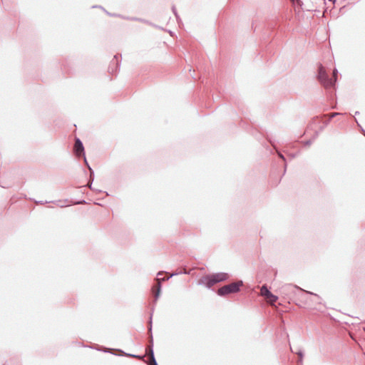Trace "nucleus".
Masks as SVG:
<instances>
[{"label":"nucleus","instance_id":"obj_1","mask_svg":"<svg viewBox=\"0 0 365 365\" xmlns=\"http://www.w3.org/2000/svg\"><path fill=\"white\" fill-rule=\"evenodd\" d=\"M228 274L225 272H219L212 274H207L200 279L197 284L204 285L207 288L210 289L215 284L226 281L228 279Z\"/></svg>","mask_w":365,"mask_h":365},{"label":"nucleus","instance_id":"obj_2","mask_svg":"<svg viewBox=\"0 0 365 365\" xmlns=\"http://www.w3.org/2000/svg\"><path fill=\"white\" fill-rule=\"evenodd\" d=\"M337 75L338 70L334 68L333 70V78H329L324 66L320 65L318 69L317 78L326 88H328L335 86V83L337 80Z\"/></svg>","mask_w":365,"mask_h":365},{"label":"nucleus","instance_id":"obj_3","mask_svg":"<svg viewBox=\"0 0 365 365\" xmlns=\"http://www.w3.org/2000/svg\"><path fill=\"white\" fill-rule=\"evenodd\" d=\"M242 284L243 283L241 280L232 282L218 289L217 293L220 297H224L232 293H237L240 291Z\"/></svg>","mask_w":365,"mask_h":365},{"label":"nucleus","instance_id":"obj_4","mask_svg":"<svg viewBox=\"0 0 365 365\" xmlns=\"http://www.w3.org/2000/svg\"><path fill=\"white\" fill-rule=\"evenodd\" d=\"M153 308L152 309V313L150 314V320H149V329H148V331L150 333V346L148 347V349H149V351H150V355L151 361H150V363L148 364V365H158L157 361H156V360L155 359V356H154V352H153V335H152V316H153Z\"/></svg>","mask_w":365,"mask_h":365},{"label":"nucleus","instance_id":"obj_5","mask_svg":"<svg viewBox=\"0 0 365 365\" xmlns=\"http://www.w3.org/2000/svg\"><path fill=\"white\" fill-rule=\"evenodd\" d=\"M73 151L77 157L84 156L85 155L83 143L78 138H76L75 140Z\"/></svg>","mask_w":365,"mask_h":365},{"label":"nucleus","instance_id":"obj_6","mask_svg":"<svg viewBox=\"0 0 365 365\" xmlns=\"http://www.w3.org/2000/svg\"><path fill=\"white\" fill-rule=\"evenodd\" d=\"M303 292H304L306 294H310V295H312L314 297V299H310L309 301L312 303V304H322V298L317 294L315 293H313L312 292H309V291H304L303 289H302Z\"/></svg>","mask_w":365,"mask_h":365},{"label":"nucleus","instance_id":"obj_7","mask_svg":"<svg viewBox=\"0 0 365 365\" xmlns=\"http://www.w3.org/2000/svg\"><path fill=\"white\" fill-rule=\"evenodd\" d=\"M123 19H126V20H130V21H139V22H142V23L154 26V24L153 23H151L149 21L144 19L138 18V17H130V16L123 17Z\"/></svg>","mask_w":365,"mask_h":365},{"label":"nucleus","instance_id":"obj_8","mask_svg":"<svg viewBox=\"0 0 365 365\" xmlns=\"http://www.w3.org/2000/svg\"><path fill=\"white\" fill-rule=\"evenodd\" d=\"M118 56H114V58L110 63V66L109 67V72H111L112 73L116 71L118 68Z\"/></svg>","mask_w":365,"mask_h":365},{"label":"nucleus","instance_id":"obj_9","mask_svg":"<svg viewBox=\"0 0 365 365\" xmlns=\"http://www.w3.org/2000/svg\"><path fill=\"white\" fill-rule=\"evenodd\" d=\"M181 274H190V270L187 271L186 269H183L182 271L172 273L170 276H168L167 277H164L162 280L163 281H166V280H168L170 278H171L173 276H176V275Z\"/></svg>","mask_w":365,"mask_h":365},{"label":"nucleus","instance_id":"obj_10","mask_svg":"<svg viewBox=\"0 0 365 365\" xmlns=\"http://www.w3.org/2000/svg\"><path fill=\"white\" fill-rule=\"evenodd\" d=\"M156 281H157V290H156V292L154 294V297H155V303L156 302V301L158 300L159 296H160V290H161V279H160L159 278H157L156 279Z\"/></svg>","mask_w":365,"mask_h":365},{"label":"nucleus","instance_id":"obj_11","mask_svg":"<svg viewBox=\"0 0 365 365\" xmlns=\"http://www.w3.org/2000/svg\"><path fill=\"white\" fill-rule=\"evenodd\" d=\"M260 292H261V294L262 296H264L266 299L267 297H269V296H271V294H272V292L269 290V289L267 288V287L266 285H263L261 287Z\"/></svg>","mask_w":365,"mask_h":365},{"label":"nucleus","instance_id":"obj_12","mask_svg":"<svg viewBox=\"0 0 365 365\" xmlns=\"http://www.w3.org/2000/svg\"><path fill=\"white\" fill-rule=\"evenodd\" d=\"M267 299L269 300V303L274 304V302H276L277 301L278 297L272 293L271 296H269Z\"/></svg>","mask_w":365,"mask_h":365},{"label":"nucleus","instance_id":"obj_13","mask_svg":"<svg viewBox=\"0 0 365 365\" xmlns=\"http://www.w3.org/2000/svg\"><path fill=\"white\" fill-rule=\"evenodd\" d=\"M118 351L122 353V355H125V356H129V357H133V358H138V359H141L142 358L139 355H135V354H127V353H125L124 351H123L121 350H118Z\"/></svg>","mask_w":365,"mask_h":365},{"label":"nucleus","instance_id":"obj_14","mask_svg":"<svg viewBox=\"0 0 365 365\" xmlns=\"http://www.w3.org/2000/svg\"><path fill=\"white\" fill-rule=\"evenodd\" d=\"M317 136H318V133L316 132L314 135V137H313V138L305 141L304 142V145H310L313 143V141L317 138Z\"/></svg>","mask_w":365,"mask_h":365},{"label":"nucleus","instance_id":"obj_15","mask_svg":"<svg viewBox=\"0 0 365 365\" xmlns=\"http://www.w3.org/2000/svg\"><path fill=\"white\" fill-rule=\"evenodd\" d=\"M88 170L90 171V177H89V180L91 181V182H93L94 180V171L93 170V169L91 168V166H88Z\"/></svg>","mask_w":365,"mask_h":365},{"label":"nucleus","instance_id":"obj_16","mask_svg":"<svg viewBox=\"0 0 365 365\" xmlns=\"http://www.w3.org/2000/svg\"><path fill=\"white\" fill-rule=\"evenodd\" d=\"M295 354L299 356V358H301V359H303L304 353L302 349L298 350L297 352H295Z\"/></svg>","mask_w":365,"mask_h":365},{"label":"nucleus","instance_id":"obj_17","mask_svg":"<svg viewBox=\"0 0 365 365\" xmlns=\"http://www.w3.org/2000/svg\"><path fill=\"white\" fill-rule=\"evenodd\" d=\"M172 11H173V14H175V16L176 19H178L179 16H178V13H177L176 8H175V6H173V7H172Z\"/></svg>","mask_w":365,"mask_h":365},{"label":"nucleus","instance_id":"obj_18","mask_svg":"<svg viewBox=\"0 0 365 365\" xmlns=\"http://www.w3.org/2000/svg\"><path fill=\"white\" fill-rule=\"evenodd\" d=\"M107 14L109 15V16H119V17H121L123 19V16H120L119 14H110L108 12H107Z\"/></svg>","mask_w":365,"mask_h":365},{"label":"nucleus","instance_id":"obj_19","mask_svg":"<svg viewBox=\"0 0 365 365\" xmlns=\"http://www.w3.org/2000/svg\"><path fill=\"white\" fill-rule=\"evenodd\" d=\"M278 155H279V157L281 159H282L283 160H285V158H284V156L282 153H278Z\"/></svg>","mask_w":365,"mask_h":365},{"label":"nucleus","instance_id":"obj_20","mask_svg":"<svg viewBox=\"0 0 365 365\" xmlns=\"http://www.w3.org/2000/svg\"><path fill=\"white\" fill-rule=\"evenodd\" d=\"M83 159H84L85 164H86V166L88 168V166H90V165H89V164H88V161H87V160H86V156L84 155V156H83Z\"/></svg>","mask_w":365,"mask_h":365},{"label":"nucleus","instance_id":"obj_21","mask_svg":"<svg viewBox=\"0 0 365 365\" xmlns=\"http://www.w3.org/2000/svg\"><path fill=\"white\" fill-rule=\"evenodd\" d=\"M83 203H86L85 200L78 201V202H76L74 204L75 205H80V204H83Z\"/></svg>","mask_w":365,"mask_h":365},{"label":"nucleus","instance_id":"obj_22","mask_svg":"<svg viewBox=\"0 0 365 365\" xmlns=\"http://www.w3.org/2000/svg\"><path fill=\"white\" fill-rule=\"evenodd\" d=\"M339 113H332L330 115V118H332L334 117H335L336 115H339Z\"/></svg>","mask_w":365,"mask_h":365},{"label":"nucleus","instance_id":"obj_23","mask_svg":"<svg viewBox=\"0 0 365 365\" xmlns=\"http://www.w3.org/2000/svg\"><path fill=\"white\" fill-rule=\"evenodd\" d=\"M92 183H93V182H91V181H90V180H89L88 184V185H87V186H88L90 189H91V190H93V187H92Z\"/></svg>","mask_w":365,"mask_h":365},{"label":"nucleus","instance_id":"obj_24","mask_svg":"<svg viewBox=\"0 0 365 365\" xmlns=\"http://www.w3.org/2000/svg\"><path fill=\"white\" fill-rule=\"evenodd\" d=\"M297 363H298V365H303L302 364V359H301V358H299L298 361H297Z\"/></svg>","mask_w":365,"mask_h":365},{"label":"nucleus","instance_id":"obj_25","mask_svg":"<svg viewBox=\"0 0 365 365\" xmlns=\"http://www.w3.org/2000/svg\"><path fill=\"white\" fill-rule=\"evenodd\" d=\"M57 205L59 206L60 207H64L66 206L65 205H58V204H57Z\"/></svg>","mask_w":365,"mask_h":365},{"label":"nucleus","instance_id":"obj_26","mask_svg":"<svg viewBox=\"0 0 365 365\" xmlns=\"http://www.w3.org/2000/svg\"><path fill=\"white\" fill-rule=\"evenodd\" d=\"M161 274H162V272H159L158 273V275H161Z\"/></svg>","mask_w":365,"mask_h":365},{"label":"nucleus","instance_id":"obj_27","mask_svg":"<svg viewBox=\"0 0 365 365\" xmlns=\"http://www.w3.org/2000/svg\"><path fill=\"white\" fill-rule=\"evenodd\" d=\"M359 113V111H356V113H355L356 115H358Z\"/></svg>","mask_w":365,"mask_h":365},{"label":"nucleus","instance_id":"obj_28","mask_svg":"<svg viewBox=\"0 0 365 365\" xmlns=\"http://www.w3.org/2000/svg\"><path fill=\"white\" fill-rule=\"evenodd\" d=\"M287 165H284V171L286 170Z\"/></svg>","mask_w":365,"mask_h":365},{"label":"nucleus","instance_id":"obj_29","mask_svg":"<svg viewBox=\"0 0 365 365\" xmlns=\"http://www.w3.org/2000/svg\"><path fill=\"white\" fill-rule=\"evenodd\" d=\"M363 133H364V135H365V130H363Z\"/></svg>","mask_w":365,"mask_h":365},{"label":"nucleus","instance_id":"obj_30","mask_svg":"<svg viewBox=\"0 0 365 365\" xmlns=\"http://www.w3.org/2000/svg\"><path fill=\"white\" fill-rule=\"evenodd\" d=\"M291 1H293V2L295 1V0H291Z\"/></svg>","mask_w":365,"mask_h":365}]
</instances>
